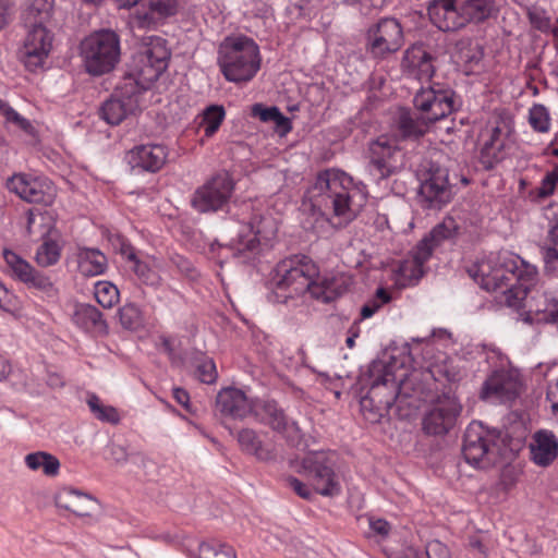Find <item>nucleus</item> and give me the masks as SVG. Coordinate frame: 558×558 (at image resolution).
<instances>
[{"mask_svg": "<svg viewBox=\"0 0 558 558\" xmlns=\"http://www.w3.org/2000/svg\"><path fill=\"white\" fill-rule=\"evenodd\" d=\"M427 12L438 29L456 32L488 20L496 12V0H432Z\"/></svg>", "mask_w": 558, "mask_h": 558, "instance_id": "5", "label": "nucleus"}, {"mask_svg": "<svg viewBox=\"0 0 558 558\" xmlns=\"http://www.w3.org/2000/svg\"><path fill=\"white\" fill-rule=\"evenodd\" d=\"M462 411L456 396L444 393L430 404L423 417V430L428 435H445L452 429Z\"/></svg>", "mask_w": 558, "mask_h": 558, "instance_id": "18", "label": "nucleus"}, {"mask_svg": "<svg viewBox=\"0 0 558 558\" xmlns=\"http://www.w3.org/2000/svg\"><path fill=\"white\" fill-rule=\"evenodd\" d=\"M558 183V167H555L550 171H548L541 181V184L537 189V194L541 197L550 196Z\"/></svg>", "mask_w": 558, "mask_h": 558, "instance_id": "55", "label": "nucleus"}, {"mask_svg": "<svg viewBox=\"0 0 558 558\" xmlns=\"http://www.w3.org/2000/svg\"><path fill=\"white\" fill-rule=\"evenodd\" d=\"M25 464L32 471H41L47 476H56L59 473V460L46 451L32 452L25 456Z\"/></svg>", "mask_w": 558, "mask_h": 558, "instance_id": "36", "label": "nucleus"}, {"mask_svg": "<svg viewBox=\"0 0 558 558\" xmlns=\"http://www.w3.org/2000/svg\"><path fill=\"white\" fill-rule=\"evenodd\" d=\"M254 417L268 425L271 429L282 433L291 441L301 439V429L296 422L289 421L283 409L275 400H257L254 402Z\"/></svg>", "mask_w": 558, "mask_h": 558, "instance_id": "21", "label": "nucleus"}, {"mask_svg": "<svg viewBox=\"0 0 558 558\" xmlns=\"http://www.w3.org/2000/svg\"><path fill=\"white\" fill-rule=\"evenodd\" d=\"M546 397L550 402L551 413L558 416V379L548 386Z\"/></svg>", "mask_w": 558, "mask_h": 558, "instance_id": "64", "label": "nucleus"}, {"mask_svg": "<svg viewBox=\"0 0 558 558\" xmlns=\"http://www.w3.org/2000/svg\"><path fill=\"white\" fill-rule=\"evenodd\" d=\"M356 195L352 179L337 169L319 172L308 190L313 207L322 208L335 228H343L356 218L362 207L354 201Z\"/></svg>", "mask_w": 558, "mask_h": 558, "instance_id": "2", "label": "nucleus"}, {"mask_svg": "<svg viewBox=\"0 0 558 558\" xmlns=\"http://www.w3.org/2000/svg\"><path fill=\"white\" fill-rule=\"evenodd\" d=\"M194 376L204 384H214L218 376L215 362L204 355L196 357Z\"/></svg>", "mask_w": 558, "mask_h": 558, "instance_id": "45", "label": "nucleus"}, {"mask_svg": "<svg viewBox=\"0 0 558 558\" xmlns=\"http://www.w3.org/2000/svg\"><path fill=\"white\" fill-rule=\"evenodd\" d=\"M420 554L422 558H449L447 547L437 541L428 543L425 550Z\"/></svg>", "mask_w": 558, "mask_h": 558, "instance_id": "58", "label": "nucleus"}, {"mask_svg": "<svg viewBox=\"0 0 558 558\" xmlns=\"http://www.w3.org/2000/svg\"><path fill=\"white\" fill-rule=\"evenodd\" d=\"M389 301L390 294L384 288L377 289L375 298L362 306L361 319L371 318L384 304L388 303Z\"/></svg>", "mask_w": 558, "mask_h": 558, "instance_id": "47", "label": "nucleus"}, {"mask_svg": "<svg viewBox=\"0 0 558 558\" xmlns=\"http://www.w3.org/2000/svg\"><path fill=\"white\" fill-rule=\"evenodd\" d=\"M217 63L227 81L247 83L262 66L259 46L246 35L227 36L218 46Z\"/></svg>", "mask_w": 558, "mask_h": 558, "instance_id": "4", "label": "nucleus"}, {"mask_svg": "<svg viewBox=\"0 0 558 558\" xmlns=\"http://www.w3.org/2000/svg\"><path fill=\"white\" fill-rule=\"evenodd\" d=\"M274 232L275 228L270 219L254 216L246 225L242 226L236 236L232 239V245L240 254L253 252L259 245L258 236L268 240Z\"/></svg>", "mask_w": 558, "mask_h": 558, "instance_id": "24", "label": "nucleus"}, {"mask_svg": "<svg viewBox=\"0 0 558 558\" xmlns=\"http://www.w3.org/2000/svg\"><path fill=\"white\" fill-rule=\"evenodd\" d=\"M517 260L508 255L490 254L468 267L469 276L490 292L502 288L505 281L517 278Z\"/></svg>", "mask_w": 558, "mask_h": 558, "instance_id": "10", "label": "nucleus"}, {"mask_svg": "<svg viewBox=\"0 0 558 558\" xmlns=\"http://www.w3.org/2000/svg\"><path fill=\"white\" fill-rule=\"evenodd\" d=\"M526 319L558 325V296L546 290L535 289L527 299Z\"/></svg>", "mask_w": 558, "mask_h": 558, "instance_id": "26", "label": "nucleus"}, {"mask_svg": "<svg viewBox=\"0 0 558 558\" xmlns=\"http://www.w3.org/2000/svg\"><path fill=\"white\" fill-rule=\"evenodd\" d=\"M54 502L57 507L71 511L77 517H89L98 507L95 497L71 487L58 492Z\"/></svg>", "mask_w": 558, "mask_h": 558, "instance_id": "29", "label": "nucleus"}, {"mask_svg": "<svg viewBox=\"0 0 558 558\" xmlns=\"http://www.w3.org/2000/svg\"><path fill=\"white\" fill-rule=\"evenodd\" d=\"M53 0H28L23 19L27 26L43 25L51 19Z\"/></svg>", "mask_w": 558, "mask_h": 558, "instance_id": "35", "label": "nucleus"}, {"mask_svg": "<svg viewBox=\"0 0 558 558\" xmlns=\"http://www.w3.org/2000/svg\"><path fill=\"white\" fill-rule=\"evenodd\" d=\"M422 376L423 373L418 371L409 375L396 374L392 365L383 361L373 362L368 369V393L361 400V409L365 418L377 422L384 413L389 411L398 398H411L423 393Z\"/></svg>", "mask_w": 558, "mask_h": 558, "instance_id": "1", "label": "nucleus"}, {"mask_svg": "<svg viewBox=\"0 0 558 558\" xmlns=\"http://www.w3.org/2000/svg\"><path fill=\"white\" fill-rule=\"evenodd\" d=\"M543 258L545 263V270L548 274L558 277V247L549 244V246L544 248Z\"/></svg>", "mask_w": 558, "mask_h": 558, "instance_id": "57", "label": "nucleus"}, {"mask_svg": "<svg viewBox=\"0 0 558 558\" xmlns=\"http://www.w3.org/2000/svg\"><path fill=\"white\" fill-rule=\"evenodd\" d=\"M9 113H10V116L5 120L7 122L12 123L17 129L24 131L27 134H33L34 133V126L32 125V123L26 118L22 117L15 110H13L12 112H9Z\"/></svg>", "mask_w": 558, "mask_h": 558, "instance_id": "61", "label": "nucleus"}, {"mask_svg": "<svg viewBox=\"0 0 558 558\" xmlns=\"http://www.w3.org/2000/svg\"><path fill=\"white\" fill-rule=\"evenodd\" d=\"M531 460L539 466H548L558 457V438L548 429H539L530 442Z\"/></svg>", "mask_w": 558, "mask_h": 558, "instance_id": "31", "label": "nucleus"}, {"mask_svg": "<svg viewBox=\"0 0 558 558\" xmlns=\"http://www.w3.org/2000/svg\"><path fill=\"white\" fill-rule=\"evenodd\" d=\"M301 472L308 478L317 494L333 497L341 493L339 478L333 471V460L328 452L307 453L302 460Z\"/></svg>", "mask_w": 558, "mask_h": 558, "instance_id": "15", "label": "nucleus"}, {"mask_svg": "<svg viewBox=\"0 0 558 558\" xmlns=\"http://www.w3.org/2000/svg\"><path fill=\"white\" fill-rule=\"evenodd\" d=\"M318 277V267L306 255H293L280 260L272 276L275 293L283 301L313 291Z\"/></svg>", "mask_w": 558, "mask_h": 558, "instance_id": "7", "label": "nucleus"}, {"mask_svg": "<svg viewBox=\"0 0 558 558\" xmlns=\"http://www.w3.org/2000/svg\"><path fill=\"white\" fill-rule=\"evenodd\" d=\"M122 328L131 331L141 329L144 325L143 313L134 303H126L117 312Z\"/></svg>", "mask_w": 558, "mask_h": 558, "instance_id": "38", "label": "nucleus"}, {"mask_svg": "<svg viewBox=\"0 0 558 558\" xmlns=\"http://www.w3.org/2000/svg\"><path fill=\"white\" fill-rule=\"evenodd\" d=\"M236 439L243 452L254 456L259 461L268 462L277 458L275 446L264 442L254 429L239 430Z\"/></svg>", "mask_w": 558, "mask_h": 558, "instance_id": "32", "label": "nucleus"}, {"mask_svg": "<svg viewBox=\"0 0 558 558\" xmlns=\"http://www.w3.org/2000/svg\"><path fill=\"white\" fill-rule=\"evenodd\" d=\"M288 486L301 498L310 500L313 497L311 488L294 476L287 478Z\"/></svg>", "mask_w": 558, "mask_h": 558, "instance_id": "60", "label": "nucleus"}, {"mask_svg": "<svg viewBox=\"0 0 558 558\" xmlns=\"http://www.w3.org/2000/svg\"><path fill=\"white\" fill-rule=\"evenodd\" d=\"M558 183V167H555L550 171H548L541 181V184L537 189V194L541 197L550 196Z\"/></svg>", "mask_w": 558, "mask_h": 558, "instance_id": "54", "label": "nucleus"}, {"mask_svg": "<svg viewBox=\"0 0 558 558\" xmlns=\"http://www.w3.org/2000/svg\"><path fill=\"white\" fill-rule=\"evenodd\" d=\"M418 202L425 208L440 209L453 195L448 170L434 163L423 166L418 171Z\"/></svg>", "mask_w": 558, "mask_h": 558, "instance_id": "13", "label": "nucleus"}, {"mask_svg": "<svg viewBox=\"0 0 558 558\" xmlns=\"http://www.w3.org/2000/svg\"><path fill=\"white\" fill-rule=\"evenodd\" d=\"M520 373L514 368H499L492 372L482 385L480 398L493 403H507L522 392Z\"/></svg>", "mask_w": 558, "mask_h": 558, "instance_id": "17", "label": "nucleus"}, {"mask_svg": "<svg viewBox=\"0 0 558 558\" xmlns=\"http://www.w3.org/2000/svg\"><path fill=\"white\" fill-rule=\"evenodd\" d=\"M272 123L275 124L276 131L281 135H286L292 129L291 121L289 118L283 116L280 110L272 120Z\"/></svg>", "mask_w": 558, "mask_h": 558, "instance_id": "63", "label": "nucleus"}, {"mask_svg": "<svg viewBox=\"0 0 558 558\" xmlns=\"http://www.w3.org/2000/svg\"><path fill=\"white\" fill-rule=\"evenodd\" d=\"M148 4L153 13L161 22L167 17L173 16L178 11L177 0H149Z\"/></svg>", "mask_w": 558, "mask_h": 558, "instance_id": "49", "label": "nucleus"}, {"mask_svg": "<svg viewBox=\"0 0 558 558\" xmlns=\"http://www.w3.org/2000/svg\"><path fill=\"white\" fill-rule=\"evenodd\" d=\"M365 39L366 52L371 58L383 61L404 45L403 27L398 20L384 17L368 27Z\"/></svg>", "mask_w": 558, "mask_h": 558, "instance_id": "11", "label": "nucleus"}, {"mask_svg": "<svg viewBox=\"0 0 558 558\" xmlns=\"http://www.w3.org/2000/svg\"><path fill=\"white\" fill-rule=\"evenodd\" d=\"M129 163L133 169L157 172L166 163L168 150L162 145H140L129 151Z\"/></svg>", "mask_w": 558, "mask_h": 558, "instance_id": "28", "label": "nucleus"}, {"mask_svg": "<svg viewBox=\"0 0 558 558\" xmlns=\"http://www.w3.org/2000/svg\"><path fill=\"white\" fill-rule=\"evenodd\" d=\"M8 189L27 203L51 205L56 198V187L47 178L26 173L12 175Z\"/></svg>", "mask_w": 558, "mask_h": 558, "instance_id": "19", "label": "nucleus"}, {"mask_svg": "<svg viewBox=\"0 0 558 558\" xmlns=\"http://www.w3.org/2000/svg\"><path fill=\"white\" fill-rule=\"evenodd\" d=\"M523 274L522 270L517 268V278L511 281H505L502 288L499 289L502 293V300L509 307H526L527 299L533 292V286L536 280L535 268H526Z\"/></svg>", "mask_w": 558, "mask_h": 558, "instance_id": "25", "label": "nucleus"}, {"mask_svg": "<svg viewBox=\"0 0 558 558\" xmlns=\"http://www.w3.org/2000/svg\"><path fill=\"white\" fill-rule=\"evenodd\" d=\"M278 111L279 108L276 106L265 107L262 104H255L252 107V116L263 122H272Z\"/></svg>", "mask_w": 558, "mask_h": 558, "instance_id": "59", "label": "nucleus"}, {"mask_svg": "<svg viewBox=\"0 0 558 558\" xmlns=\"http://www.w3.org/2000/svg\"><path fill=\"white\" fill-rule=\"evenodd\" d=\"M427 375L433 377L436 381L446 380L454 383L460 380L461 372L453 364V361L445 354L437 357V361L429 365Z\"/></svg>", "mask_w": 558, "mask_h": 558, "instance_id": "37", "label": "nucleus"}, {"mask_svg": "<svg viewBox=\"0 0 558 558\" xmlns=\"http://www.w3.org/2000/svg\"><path fill=\"white\" fill-rule=\"evenodd\" d=\"M23 47L20 50V59L29 71H36L44 66L52 48V35L43 25L29 26Z\"/></svg>", "mask_w": 558, "mask_h": 558, "instance_id": "20", "label": "nucleus"}, {"mask_svg": "<svg viewBox=\"0 0 558 558\" xmlns=\"http://www.w3.org/2000/svg\"><path fill=\"white\" fill-rule=\"evenodd\" d=\"M433 253V245L427 240H421L413 248L410 258L403 260L398 268L399 282L402 286L416 283L424 275V264Z\"/></svg>", "mask_w": 558, "mask_h": 558, "instance_id": "27", "label": "nucleus"}, {"mask_svg": "<svg viewBox=\"0 0 558 558\" xmlns=\"http://www.w3.org/2000/svg\"><path fill=\"white\" fill-rule=\"evenodd\" d=\"M94 293L97 302L105 308H111L120 299L119 289L109 281H98Z\"/></svg>", "mask_w": 558, "mask_h": 558, "instance_id": "43", "label": "nucleus"}, {"mask_svg": "<svg viewBox=\"0 0 558 558\" xmlns=\"http://www.w3.org/2000/svg\"><path fill=\"white\" fill-rule=\"evenodd\" d=\"M225 116L226 112L222 106L211 105L204 110L199 125L204 128L207 137L213 136L218 131Z\"/></svg>", "mask_w": 558, "mask_h": 558, "instance_id": "42", "label": "nucleus"}, {"mask_svg": "<svg viewBox=\"0 0 558 558\" xmlns=\"http://www.w3.org/2000/svg\"><path fill=\"white\" fill-rule=\"evenodd\" d=\"M458 231V226L452 217H446L440 223L435 226L429 234L423 240H427L433 245V250L445 240L452 239Z\"/></svg>", "mask_w": 558, "mask_h": 558, "instance_id": "40", "label": "nucleus"}, {"mask_svg": "<svg viewBox=\"0 0 558 558\" xmlns=\"http://www.w3.org/2000/svg\"><path fill=\"white\" fill-rule=\"evenodd\" d=\"M435 60L423 44H414L404 51L401 70L408 77L429 82L435 74Z\"/></svg>", "mask_w": 558, "mask_h": 558, "instance_id": "23", "label": "nucleus"}, {"mask_svg": "<svg viewBox=\"0 0 558 558\" xmlns=\"http://www.w3.org/2000/svg\"><path fill=\"white\" fill-rule=\"evenodd\" d=\"M527 16L531 25L535 29L542 33H548L551 31L550 19L545 10L537 7H532L527 11Z\"/></svg>", "mask_w": 558, "mask_h": 558, "instance_id": "52", "label": "nucleus"}, {"mask_svg": "<svg viewBox=\"0 0 558 558\" xmlns=\"http://www.w3.org/2000/svg\"><path fill=\"white\" fill-rule=\"evenodd\" d=\"M234 182L228 172H218L196 187L191 196V206L199 214L223 210L233 194Z\"/></svg>", "mask_w": 558, "mask_h": 558, "instance_id": "12", "label": "nucleus"}, {"mask_svg": "<svg viewBox=\"0 0 558 558\" xmlns=\"http://www.w3.org/2000/svg\"><path fill=\"white\" fill-rule=\"evenodd\" d=\"M73 322L80 328L98 336L108 335L109 328L102 313L94 305L78 304L73 314Z\"/></svg>", "mask_w": 558, "mask_h": 558, "instance_id": "33", "label": "nucleus"}, {"mask_svg": "<svg viewBox=\"0 0 558 558\" xmlns=\"http://www.w3.org/2000/svg\"><path fill=\"white\" fill-rule=\"evenodd\" d=\"M61 256V247L59 244L51 240H45L36 250L35 262L40 267H50L56 265Z\"/></svg>", "mask_w": 558, "mask_h": 558, "instance_id": "39", "label": "nucleus"}, {"mask_svg": "<svg viewBox=\"0 0 558 558\" xmlns=\"http://www.w3.org/2000/svg\"><path fill=\"white\" fill-rule=\"evenodd\" d=\"M124 81L121 80L114 94L106 100L100 108L101 118L111 125L120 124L130 114L135 113L140 107L141 90L126 93L123 88Z\"/></svg>", "mask_w": 558, "mask_h": 558, "instance_id": "22", "label": "nucleus"}, {"mask_svg": "<svg viewBox=\"0 0 558 558\" xmlns=\"http://www.w3.org/2000/svg\"><path fill=\"white\" fill-rule=\"evenodd\" d=\"M529 123L534 131L547 133L550 129L548 109L544 105H534L529 111Z\"/></svg>", "mask_w": 558, "mask_h": 558, "instance_id": "46", "label": "nucleus"}, {"mask_svg": "<svg viewBox=\"0 0 558 558\" xmlns=\"http://www.w3.org/2000/svg\"><path fill=\"white\" fill-rule=\"evenodd\" d=\"M558 183V167H555L550 171H548L541 181V184L537 189V194L541 197L550 196Z\"/></svg>", "mask_w": 558, "mask_h": 558, "instance_id": "53", "label": "nucleus"}, {"mask_svg": "<svg viewBox=\"0 0 558 558\" xmlns=\"http://www.w3.org/2000/svg\"><path fill=\"white\" fill-rule=\"evenodd\" d=\"M197 558H236L232 547L216 542H203L198 546Z\"/></svg>", "mask_w": 558, "mask_h": 558, "instance_id": "44", "label": "nucleus"}, {"mask_svg": "<svg viewBox=\"0 0 558 558\" xmlns=\"http://www.w3.org/2000/svg\"><path fill=\"white\" fill-rule=\"evenodd\" d=\"M416 111L399 110L397 128L403 138H418L427 133L430 124L445 119L456 108L451 89L421 88L413 99Z\"/></svg>", "mask_w": 558, "mask_h": 558, "instance_id": "3", "label": "nucleus"}, {"mask_svg": "<svg viewBox=\"0 0 558 558\" xmlns=\"http://www.w3.org/2000/svg\"><path fill=\"white\" fill-rule=\"evenodd\" d=\"M369 172L378 181L387 180L405 167L404 154L393 135L383 134L368 144Z\"/></svg>", "mask_w": 558, "mask_h": 558, "instance_id": "9", "label": "nucleus"}, {"mask_svg": "<svg viewBox=\"0 0 558 558\" xmlns=\"http://www.w3.org/2000/svg\"><path fill=\"white\" fill-rule=\"evenodd\" d=\"M501 130L499 126H495L492 129L489 138L485 142L482 148L483 157H492L495 160H498V155L504 147V143L500 140Z\"/></svg>", "mask_w": 558, "mask_h": 558, "instance_id": "50", "label": "nucleus"}, {"mask_svg": "<svg viewBox=\"0 0 558 558\" xmlns=\"http://www.w3.org/2000/svg\"><path fill=\"white\" fill-rule=\"evenodd\" d=\"M81 56L89 74L110 72L120 60L119 36L108 29L90 34L81 44Z\"/></svg>", "mask_w": 558, "mask_h": 558, "instance_id": "8", "label": "nucleus"}, {"mask_svg": "<svg viewBox=\"0 0 558 558\" xmlns=\"http://www.w3.org/2000/svg\"><path fill=\"white\" fill-rule=\"evenodd\" d=\"M498 435L482 423L472 422L465 429L462 453L465 461L475 468L489 466L497 456Z\"/></svg>", "mask_w": 558, "mask_h": 558, "instance_id": "14", "label": "nucleus"}, {"mask_svg": "<svg viewBox=\"0 0 558 558\" xmlns=\"http://www.w3.org/2000/svg\"><path fill=\"white\" fill-rule=\"evenodd\" d=\"M134 23L140 28H155L162 22L156 17L153 10L148 7L147 10L137 11L134 16Z\"/></svg>", "mask_w": 558, "mask_h": 558, "instance_id": "56", "label": "nucleus"}, {"mask_svg": "<svg viewBox=\"0 0 558 558\" xmlns=\"http://www.w3.org/2000/svg\"><path fill=\"white\" fill-rule=\"evenodd\" d=\"M169 59L170 51L166 40L159 36L147 37L133 57L130 72L122 77L124 90L143 93L149 89L168 68Z\"/></svg>", "mask_w": 558, "mask_h": 558, "instance_id": "6", "label": "nucleus"}, {"mask_svg": "<svg viewBox=\"0 0 558 558\" xmlns=\"http://www.w3.org/2000/svg\"><path fill=\"white\" fill-rule=\"evenodd\" d=\"M3 257L10 275L14 279L23 282L27 289L36 291L46 300L53 301L58 299L59 288L49 275L36 269L10 250L3 251Z\"/></svg>", "mask_w": 558, "mask_h": 558, "instance_id": "16", "label": "nucleus"}, {"mask_svg": "<svg viewBox=\"0 0 558 558\" xmlns=\"http://www.w3.org/2000/svg\"><path fill=\"white\" fill-rule=\"evenodd\" d=\"M108 451V459L112 460L116 464L122 465L129 460L128 451L121 445L112 444L109 446Z\"/></svg>", "mask_w": 558, "mask_h": 558, "instance_id": "62", "label": "nucleus"}, {"mask_svg": "<svg viewBox=\"0 0 558 558\" xmlns=\"http://www.w3.org/2000/svg\"><path fill=\"white\" fill-rule=\"evenodd\" d=\"M129 259L133 263L132 270L144 283L156 284L158 282L157 274L146 263L136 258L134 254H130Z\"/></svg>", "mask_w": 558, "mask_h": 558, "instance_id": "48", "label": "nucleus"}, {"mask_svg": "<svg viewBox=\"0 0 558 558\" xmlns=\"http://www.w3.org/2000/svg\"><path fill=\"white\" fill-rule=\"evenodd\" d=\"M254 402L236 388H225L217 396V408L221 414L233 418H244L253 414Z\"/></svg>", "mask_w": 558, "mask_h": 558, "instance_id": "30", "label": "nucleus"}, {"mask_svg": "<svg viewBox=\"0 0 558 558\" xmlns=\"http://www.w3.org/2000/svg\"><path fill=\"white\" fill-rule=\"evenodd\" d=\"M469 549L476 558H489L492 542L485 535H473L469 538Z\"/></svg>", "mask_w": 558, "mask_h": 558, "instance_id": "51", "label": "nucleus"}, {"mask_svg": "<svg viewBox=\"0 0 558 558\" xmlns=\"http://www.w3.org/2000/svg\"><path fill=\"white\" fill-rule=\"evenodd\" d=\"M87 405L97 420L110 424H118L120 422L117 409L112 405L104 404L96 395L88 396Z\"/></svg>", "mask_w": 558, "mask_h": 558, "instance_id": "41", "label": "nucleus"}, {"mask_svg": "<svg viewBox=\"0 0 558 558\" xmlns=\"http://www.w3.org/2000/svg\"><path fill=\"white\" fill-rule=\"evenodd\" d=\"M78 271L85 277L102 275L107 269V258L98 250L81 248L77 253Z\"/></svg>", "mask_w": 558, "mask_h": 558, "instance_id": "34", "label": "nucleus"}]
</instances>
